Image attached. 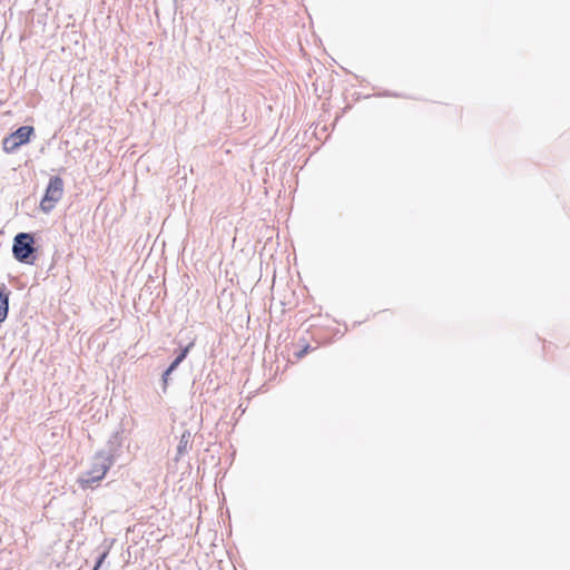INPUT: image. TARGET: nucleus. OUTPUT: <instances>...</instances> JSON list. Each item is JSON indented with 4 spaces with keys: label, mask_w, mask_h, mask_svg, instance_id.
<instances>
[{
    "label": "nucleus",
    "mask_w": 570,
    "mask_h": 570,
    "mask_svg": "<svg viewBox=\"0 0 570 570\" xmlns=\"http://www.w3.org/2000/svg\"><path fill=\"white\" fill-rule=\"evenodd\" d=\"M33 237L28 233H19L16 235L12 245V253L14 258L21 263H29V258L35 252Z\"/></svg>",
    "instance_id": "obj_3"
},
{
    "label": "nucleus",
    "mask_w": 570,
    "mask_h": 570,
    "mask_svg": "<svg viewBox=\"0 0 570 570\" xmlns=\"http://www.w3.org/2000/svg\"><path fill=\"white\" fill-rule=\"evenodd\" d=\"M32 134H33V127H31V126H21L14 132H12V136L22 146V145H24V144H27L29 141L30 136Z\"/></svg>",
    "instance_id": "obj_6"
},
{
    "label": "nucleus",
    "mask_w": 570,
    "mask_h": 570,
    "mask_svg": "<svg viewBox=\"0 0 570 570\" xmlns=\"http://www.w3.org/2000/svg\"><path fill=\"white\" fill-rule=\"evenodd\" d=\"M191 432L188 430H185L179 439L178 445H177V455L176 460H178L181 455L186 454L188 452V449L190 448L191 443Z\"/></svg>",
    "instance_id": "obj_4"
},
{
    "label": "nucleus",
    "mask_w": 570,
    "mask_h": 570,
    "mask_svg": "<svg viewBox=\"0 0 570 570\" xmlns=\"http://www.w3.org/2000/svg\"><path fill=\"white\" fill-rule=\"evenodd\" d=\"M9 292L4 285L0 286V323H2L8 315L9 309Z\"/></svg>",
    "instance_id": "obj_5"
},
{
    "label": "nucleus",
    "mask_w": 570,
    "mask_h": 570,
    "mask_svg": "<svg viewBox=\"0 0 570 570\" xmlns=\"http://www.w3.org/2000/svg\"><path fill=\"white\" fill-rule=\"evenodd\" d=\"M308 346H305L302 351L297 353V357H303L307 353Z\"/></svg>",
    "instance_id": "obj_10"
},
{
    "label": "nucleus",
    "mask_w": 570,
    "mask_h": 570,
    "mask_svg": "<svg viewBox=\"0 0 570 570\" xmlns=\"http://www.w3.org/2000/svg\"><path fill=\"white\" fill-rule=\"evenodd\" d=\"M2 145H3L4 151H7V153H13L21 146L17 141V139L12 136V134L3 139Z\"/></svg>",
    "instance_id": "obj_8"
},
{
    "label": "nucleus",
    "mask_w": 570,
    "mask_h": 570,
    "mask_svg": "<svg viewBox=\"0 0 570 570\" xmlns=\"http://www.w3.org/2000/svg\"><path fill=\"white\" fill-rule=\"evenodd\" d=\"M169 375H170V374H167V370H166V371L164 372V374H163V382H164V385H166V384H167Z\"/></svg>",
    "instance_id": "obj_11"
},
{
    "label": "nucleus",
    "mask_w": 570,
    "mask_h": 570,
    "mask_svg": "<svg viewBox=\"0 0 570 570\" xmlns=\"http://www.w3.org/2000/svg\"><path fill=\"white\" fill-rule=\"evenodd\" d=\"M118 446V436L114 435L109 440L107 448L95 454L90 468L79 479L82 488H91L94 483L99 482L105 478L107 471L115 461Z\"/></svg>",
    "instance_id": "obj_1"
},
{
    "label": "nucleus",
    "mask_w": 570,
    "mask_h": 570,
    "mask_svg": "<svg viewBox=\"0 0 570 570\" xmlns=\"http://www.w3.org/2000/svg\"><path fill=\"white\" fill-rule=\"evenodd\" d=\"M107 556H108V551L106 550V551H104V552L99 556V558H98V560H97V562H96V564H95V567H94V569H92V570H100V568L102 567V564H104V562H105V560H106Z\"/></svg>",
    "instance_id": "obj_9"
},
{
    "label": "nucleus",
    "mask_w": 570,
    "mask_h": 570,
    "mask_svg": "<svg viewBox=\"0 0 570 570\" xmlns=\"http://www.w3.org/2000/svg\"><path fill=\"white\" fill-rule=\"evenodd\" d=\"M63 195V180L59 176L50 178L46 188L45 196L40 202V208L45 213H49Z\"/></svg>",
    "instance_id": "obj_2"
},
{
    "label": "nucleus",
    "mask_w": 570,
    "mask_h": 570,
    "mask_svg": "<svg viewBox=\"0 0 570 570\" xmlns=\"http://www.w3.org/2000/svg\"><path fill=\"white\" fill-rule=\"evenodd\" d=\"M193 345L194 344L190 343L186 347L180 350L179 354L176 356V358L173 361V363L167 368V374H171L177 368V366L186 358V356Z\"/></svg>",
    "instance_id": "obj_7"
}]
</instances>
